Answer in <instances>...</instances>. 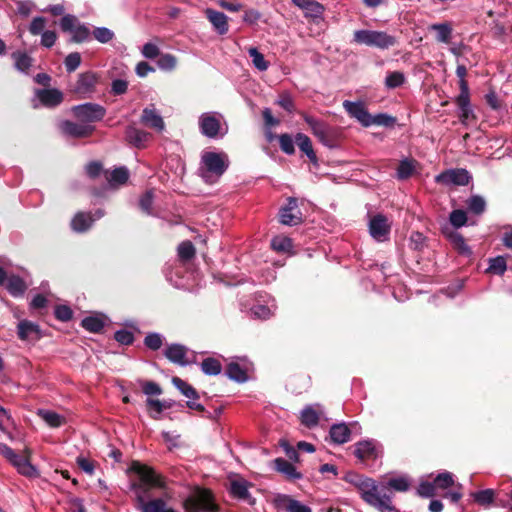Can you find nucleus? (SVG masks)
I'll return each instance as SVG.
<instances>
[{"label": "nucleus", "instance_id": "obj_1", "mask_svg": "<svg viewBox=\"0 0 512 512\" xmlns=\"http://www.w3.org/2000/svg\"><path fill=\"white\" fill-rule=\"evenodd\" d=\"M129 471L138 475V481L130 483V490L135 493V507L140 512H177L174 508L167 506L162 498L147 500L152 489H165V478L158 474L154 468L142 464L139 461H133Z\"/></svg>", "mask_w": 512, "mask_h": 512}, {"label": "nucleus", "instance_id": "obj_2", "mask_svg": "<svg viewBox=\"0 0 512 512\" xmlns=\"http://www.w3.org/2000/svg\"><path fill=\"white\" fill-rule=\"evenodd\" d=\"M358 492L368 505L379 512H399L392 504L391 496L386 493V489L381 488V485H378L372 478L366 477Z\"/></svg>", "mask_w": 512, "mask_h": 512}, {"label": "nucleus", "instance_id": "obj_3", "mask_svg": "<svg viewBox=\"0 0 512 512\" xmlns=\"http://www.w3.org/2000/svg\"><path fill=\"white\" fill-rule=\"evenodd\" d=\"M185 512H219L213 492L207 488H196L183 502Z\"/></svg>", "mask_w": 512, "mask_h": 512}, {"label": "nucleus", "instance_id": "obj_4", "mask_svg": "<svg viewBox=\"0 0 512 512\" xmlns=\"http://www.w3.org/2000/svg\"><path fill=\"white\" fill-rule=\"evenodd\" d=\"M353 41L357 44H364L382 50L397 44L395 36L389 35L385 31L376 30H356L353 33Z\"/></svg>", "mask_w": 512, "mask_h": 512}, {"label": "nucleus", "instance_id": "obj_5", "mask_svg": "<svg viewBox=\"0 0 512 512\" xmlns=\"http://www.w3.org/2000/svg\"><path fill=\"white\" fill-rule=\"evenodd\" d=\"M304 121L310 127L313 135L325 146L334 148L338 145L340 132L337 128L317 120L305 113L302 114Z\"/></svg>", "mask_w": 512, "mask_h": 512}, {"label": "nucleus", "instance_id": "obj_6", "mask_svg": "<svg viewBox=\"0 0 512 512\" xmlns=\"http://www.w3.org/2000/svg\"><path fill=\"white\" fill-rule=\"evenodd\" d=\"M201 160L205 167V171L202 174L203 178H207L208 174L220 177L229 166L228 157L224 153L205 152Z\"/></svg>", "mask_w": 512, "mask_h": 512}, {"label": "nucleus", "instance_id": "obj_7", "mask_svg": "<svg viewBox=\"0 0 512 512\" xmlns=\"http://www.w3.org/2000/svg\"><path fill=\"white\" fill-rule=\"evenodd\" d=\"M60 27L63 32L72 34L71 42L74 43H82L90 36V30L84 24L78 23L77 18L70 14L62 17Z\"/></svg>", "mask_w": 512, "mask_h": 512}, {"label": "nucleus", "instance_id": "obj_8", "mask_svg": "<svg viewBox=\"0 0 512 512\" xmlns=\"http://www.w3.org/2000/svg\"><path fill=\"white\" fill-rule=\"evenodd\" d=\"M73 115L82 122H97L104 118L106 109L97 103H84L72 107Z\"/></svg>", "mask_w": 512, "mask_h": 512}, {"label": "nucleus", "instance_id": "obj_9", "mask_svg": "<svg viewBox=\"0 0 512 512\" xmlns=\"http://www.w3.org/2000/svg\"><path fill=\"white\" fill-rule=\"evenodd\" d=\"M100 82V75L93 71H86L78 75V79L72 88V92L81 98L90 96L96 91Z\"/></svg>", "mask_w": 512, "mask_h": 512}, {"label": "nucleus", "instance_id": "obj_10", "mask_svg": "<svg viewBox=\"0 0 512 512\" xmlns=\"http://www.w3.org/2000/svg\"><path fill=\"white\" fill-rule=\"evenodd\" d=\"M279 222L287 226H296L303 222V215L295 197H289L285 206L278 212Z\"/></svg>", "mask_w": 512, "mask_h": 512}, {"label": "nucleus", "instance_id": "obj_11", "mask_svg": "<svg viewBox=\"0 0 512 512\" xmlns=\"http://www.w3.org/2000/svg\"><path fill=\"white\" fill-rule=\"evenodd\" d=\"M470 180L471 176L469 172L463 168L448 169L435 177V181L438 184L446 186H465L470 182Z\"/></svg>", "mask_w": 512, "mask_h": 512}, {"label": "nucleus", "instance_id": "obj_12", "mask_svg": "<svg viewBox=\"0 0 512 512\" xmlns=\"http://www.w3.org/2000/svg\"><path fill=\"white\" fill-rule=\"evenodd\" d=\"M391 225L388 218L383 214L374 215L369 221L370 235L377 241L382 242L388 239Z\"/></svg>", "mask_w": 512, "mask_h": 512}, {"label": "nucleus", "instance_id": "obj_13", "mask_svg": "<svg viewBox=\"0 0 512 512\" xmlns=\"http://www.w3.org/2000/svg\"><path fill=\"white\" fill-rule=\"evenodd\" d=\"M345 111L351 118H355L364 127L370 126L371 114L368 112L365 104L361 101L353 102L345 100L343 102Z\"/></svg>", "mask_w": 512, "mask_h": 512}, {"label": "nucleus", "instance_id": "obj_14", "mask_svg": "<svg viewBox=\"0 0 512 512\" xmlns=\"http://www.w3.org/2000/svg\"><path fill=\"white\" fill-rule=\"evenodd\" d=\"M442 233L459 254L465 256L472 254L470 247L466 244L464 237L459 232L446 226L442 228Z\"/></svg>", "mask_w": 512, "mask_h": 512}, {"label": "nucleus", "instance_id": "obj_15", "mask_svg": "<svg viewBox=\"0 0 512 512\" xmlns=\"http://www.w3.org/2000/svg\"><path fill=\"white\" fill-rule=\"evenodd\" d=\"M36 96L40 103L48 108L57 107L63 102V93L56 88L38 89Z\"/></svg>", "mask_w": 512, "mask_h": 512}, {"label": "nucleus", "instance_id": "obj_16", "mask_svg": "<svg viewBox=\"0 0 512 512\" xmlns=\"http://www.w3.org/2000/svg\"><path fill=\"white\" fill-rule=\"evenodd\" d=\"M250 486H252V484L244 479L232 480L230 483V494L235 499L243 500L248 502L250 505H253L255 503V499L251 496L248 490Z\"/></svg>", "mask_w": 512, "mask_h": 512}, {"label": "nucleus", "instance_id": "obj_17", "mask_svg": "<svg viewBox=\"0 0 512 512\" xmlns=\"http://www.w3.org/2000/svg\"><path fill=\"white\" fill-rule=\"evenodd\" d=\"M188 348L182 344L173 343L166 347L164 351L165 357L172 363L180 366H186L190 362L186 359Z\"/></svg>", "mask_w": 512, "mask_h": 512}, {"label": "nucleus", "instance_id": "obj_18", "mask_svg": "<svg viewBox=\"0 0 512 512\" xmlns=\"http://www.w3.org/2000/svg\"><path fill=\"white\" fill-rule=\"evenodd\" d=\"M24 453V455L15 453V458H11L9 462L17 468L20 474L32 477L36 474V469L30 463V450L26 448Z\"/></svg>", "mask_w": 512, "mask_h": 512}, {"label": "nucleus", "instance_id": "obj_19", "mask_svg": "<svg viewBox=\"0 0 512 512\" xmlns=\"http://www.w3.org/2000/svg\"><path fill=\"white\" fill-rule=\"evenodd\" d=\"M17 329V335L21 340L37 341L42 337L39 325L29 320L20 321Z\"/></svg>", "mask_w": 512, "mask_h": 512}, {"label": "nucleus", "instance_id": "obj_20", "mask_svg": "<svg viewBox=\"0 0 512 512\" xmlns=\"http://www.w3.org/2000/svg\"><path fill=\"white\" fill-rule=\"evenodd\" d=\"M126 141L138 149H142L146 146V143L150 139V134L143 130L136 128L135 126H128L125 130Z\"/></svg>", "mask_w": 512, "mask_h": 512}, {"label": "nucleus", "instance_id": "obj_21", "mask_svg": "<svg viewBox=\"0 0 512 512\" xmlns=\"http://www.w3.org/2000/svg\"><path fill=\"white\" fill-rule=\"evenodd\" d=\"M61 130L64 134L74 138H84L92 134L94 128L92 126L78 124L69 120L61 123Z\"/></svg>", "mask_w": 512, "mask_h": 512}, {"label": "nucleus", "instance_id": "obj_22", "mask_svg": "<svg viewBox=\"0 0 512 512\" xmlns=\"http://www.w3.org/2000/svg\"><path fill=\"white\" fill-rule=\"evenodd\" d=\"M292 3L304 11L306 18H321L324 6L315 0H292Z\"/></svg>", "mask_w": 512, "mask_h": 512}, {"label": "nucleus", "instance_id": "obj_23", "mask_svg": "<svg viewBox=\"0 0 512 512\" xmlns=\"http://www.w3.org/2000/svg\"><path fill=\"white\" fill-rule=\"evenodd\" d=\"M205 14L207 19L220 35H224L228 32V18L223 12L208 8L206 9Z\"/></svg>", "mask_w": 512, "mask_h": 512}, {"label": "nucleus", "instance_id": "obj_24", "mask_svg": "<svg viewBox=\"0 0 512 512\" xmlns=\"http://www.w3.org/2000/svg\"><path fill=\"white\" fill-rule=\"evenodd\" d=\"M94 221L95 218L90 212L86 213L80 211L74 215L70 225L73 231L78 233H84L92 227Z\"/></svg>", "mask_w": 512, "mask_h": 512}, {"label": "nucleus", "instance_id": "obj_25", "mask_svg": "<svg viewBox=\"0 0 512 512\" xmlns=\"http://www.w3.org/2000/svg\"><path fill=\"white\" fill-rule=\"evenodd\" d=\"M457 106L461 110L460 119L462 122L468 120L470 117H474L473 112L470 108V93L469 88L462 83V92L456 97L455 100Z\"/></svg>", "mask_w": 512, "mask_h": 512}, {"label": "nucleus", "instance_id": "obj_26", "mask_svg": "<svg viewBox=\"0 0 512 512\" xmlns=\"http://www.w3.org/2000/svg\"><path fill=\"white\" fill-rule=\"evenodd\" d=\"M200 129L203 135L215 138L220 130V122L215 116L204 114L200 118Z\"/></svg>", "mask_w": 512, "mask_h": 512}, {"label": "nucleus", "instance_id": "obj_27", "mask_svg": "<svg viewBox=\"0 0 512 512\" xmlns=\"http://www.w3.org/2000/svg\"><path fill=\"white\" fill-rule=\"evenodd\" d=\"M274 468L277 472L283 474L287 480L301 479L302 474L296 470L293 464L284 458H276L274 461Z\"/></svg>", "mask_w": 512, "mask_h": 512}, {"label": "nucleus", "instance_id": "obj_28", "mask_svg": "<svg viewBox=\"0 0 512 512\" xmlns=\"http://www.w3.org/2000/svg\"><path fill=\"white\" fill-rule=\"evenodd\" d=\"M329 435L335 444H344L350 440L351 430L346 423L333 424L330 427Z\"/></svg>", "mask_w": 512, "mask_h": 512}, {"label": "nucleus", "instance_id": "obj_29", "mask_svg": "<svg viewBox=\"0 0 512 512\" xmlns=\"http://www.w3.org/2000/svg\"><path fill=\"white\" fill-rule=\"evenodd\" d=\"M141 122L149 127L161 131L164 129V121L154 108H145L142 112Z\"/></svg>", "mask_w": 512, "mask_h": 512}, {"label": "nucleus", "instance_id": "obj_30", "mask_svg": "<svg viewBox=\"0 0 512 512\" xmlns=\"http://www.w3.org/2000/svg\"><path fill=\"white\" fill-rule=\"evenodd\" d=\"M4 286L13 297H22L27 290L25 281L15 274L9 276Z\"/></svg>", "mask_w": 512, "mask_h": 512}, {"label": "nucleus", "instance_id": "obj_31", "mask_svg": "<svg viewBox=\"0 0 512 512\" xmlns=\"http://www.w3.org/2000/svg\"><path fill=\"white\" fill-rule=\"evenodd\" d=\"M295 143L312 163L317 164L318 159L316 153L313 149L312 142L307 135L303 133H297L295 136Z\"/></svg>", "mask_w": 512, "mask_h": 512}, {"label": "nucleus", "instance_id": "obj_32", "mask_svg": "<svg viewBox=\"0 0 512 512\" xmlns=\"http://www.w3.org/2000/svg\"><path fill=\"white\" fill-rule=\"evenodd\" d=\"M354 455L361 461L375 459L377 457L375 446L370 441H360L356 443Z\"/></svg>", "mask_w": 512, "mask_h": 512}, {"label": "nucleus", "instance_id": "obj_33", "mask_svg": "<svg viewBox=\"0 0 512 512\" xmlns=\"http://www.w3.org/2000/svg\"><path fill=\"white\" fill-rule=\"evenodd\" d=\"M278 501L283 505L287 512H312L309 506L302 504L300 501L291 498L288 495H281Z\"/></svg>", "mask_w": 512, "mask_h": 512}, {"label": "nucleus", "instance_id": "obj_34", "mask_svg": "<svg viewBox=\"0 0 512 512\" xmlns=\"http://www.w3.org/2000/svg\"><path fill=\"white\" fill-rule=\"evenodd\" d=\"M417 161L415 159H404L397 167L396 176L399 180L409 179L415 172Z\"/></svg>", "mask_w": 512, "mask_h": 512}, {"label": "nucleus", "instance_id": "obj_35", "mask_svg": "<svg viewBox=\"0 0 512 512\" xmlns=\"http://www.w3.org/2000/svg\"><path fill=\"white\" fill-rule=\"evenodd\" d=\"M410 484L405 477L391 478L385 484L381 485V488L386 489V493L392 497L391 490L397 492H405L409 489Z\"/></svg>", "mask_w": 512, "mask_h": 512}, {"label": "nucleus", "instance_id": "obj_36", "mask_svg": "<svg viewBox=\"0 0 512 512\" xmlns=\"http://www.w3.org/2000/svg\"><path fill=\"white\" fill-rule=\"evenodd\" d=\"M172 384L187 398L197 400L199 399V393L197 390L187 383L186 381L182 380L181 378L175 376L172 378Z\"/></svg>", "mask_w": 512, "mask_h": 512}, {"label": "nucleus", "instance_id": "obj_37", "mask_svg": "<svg viewBox=\"0 0 512 512\" xmlns=\"http://www.w3.org/2000/svg\"><path fill=\"white\" fill-rule=\"evenodd\" d=\"M225 373L231 380L238 383H243L248 379L247 372L236 362L229 363Z\"/></svg>", "mask_w": 512, "mask_h": 512}, {"label": "nucleus", "instance_id": "obj_38", "mask_svg": "<svg viewBox=\"0 0 512 512\" xmlns=\"http://www.w3.org/2000/svg\"><path fill=\"white\" fill-rule=\"evenodd\" d=\"M466 206L469 212L481 215L486 210V201L480 195H472L466 200Z\"/></svg>", "mask_w": 512, "mask_h": 512}, {"label": "nucleus", "instance_id": "obj_39", "mask_svg": "<svg viewBox=\"0 0 512 512\" xmlns=\"http://www.w3.org/2000/svg\"><path fill=\"white\" fill-rule=\"evenodd\" d=\"M104 325V320L99 316H87L81 321V327L91 333H100Z\"/></svg>", "mask_w": 512, "mask_h": 512}, {"label": "nucleus", "instance_id": "obj_40", "mask_svg": "<svg viewBox=\"0 0 512 512\" xmlns=\"http://www.w3.org/2000/svg\"><path fill=\"white\" fill-rule=\"evenodd\" d=\"M489 266L486 269V273L494 275H503L507 270V261L504 256H497L488 260Z\"/></svg>", "mask_w": 512, "mask_h": 512}, {"label": "nucleus", "instance_id": "obj_41", "mask_svg": "<svg viewBox=\"0 0 512 512\" xmlns=\"http://www.w3.org/2000/svg\"><path fill=\"white\" fill-rule=\"evenodd\" d=\"M301 423L307 427L312 428L319 423V414L312 406H306L301 412Z\"/></svg>", "mask_w": 512, "mask_h": 512}, {"label": "nucleus", "instance_id": "obj_42", "mask_svg": "<svg viewBox=\"0 0 512 512\" xmlns=\"http://www.w3.org/2000/svg\"><path fill=\"white\" fill-rule=\"evenodd\" d=\"M201 369L206 375L216 376L221 373L222 365L218 359L207 357L203 359L201 363Z\"/></svg>", "mask_w": 512, "mask_h": 512}, {"label": "nucleus", "instance_id": "obj_43", "mask_svg": "<svg viewBox=\"0 0 512 512\" xmlns=\"http://www.w3.org/2000/svg\"><path fill=\"white\" fill-rule=\"evenodd\" d=\"M177 251L179 259L183 262H188L192 260L196 255L195 246L190 240H185L181 242L178 246Z\"/></svg>", "mask_w": 512, "mask_h": 512}, {"label": "nucleus", "instance_id": "obj_44", "mask_svg": "<svg viewBox=\"0 0 512 512\" xmlns=\"http://www.w3.org/2000/svg\"><path fill=\"white\" fill-rule=\"evenodd\" d=\"M111 185H123L129 179V171L126 167L115 168L109 176H106Z\"/></svg>", "mask_w": 512, "mask_h": 512}, {"label": "nucleus", "instance_id": "obj_45", "mask_svg": "<svg viewBox=\"0 0 512 512\" xmlns=\"http://www.w3.org/2000/svg\"><path fill=\"white\" fill-rule=\"evenodd\" d=\"M38 415L53 428L60 427L65 422L64 417L53 411L39 410Z\"/></svg>", "mask_w": 512, "mask_h": 512}, {"label": "nucleus", "instance_id": "obj_46", "mask_svg": "<svg viewBox=\"0 0 512 512\" xmlns=\"http://www.w3.org/2000/svg\"><path fill=\"white\" fill-rule=\"evenodd\" d=\"M431 28L437 32V41L442 43L450 42L452 28L448 23L434 24Z\"/></svg>", "mask_w": 512, "mask_h": 512}, {"label": "nucleus", "instance_id": "obj_47", "mask_svg": "<svg viewBox=\"0 0 512 512\" xmlns=\"http://www.w3.org/2000/svg\"><path fill=\"white\" fill-rule=\"evenodd\" d=\"M467 220V213L462 209H455L449 215V221L454 230L466 225Z\"/></svg>", "mask_w": 512, "mask_h": 512}, {"label": "nucleus", "instance_id": "obj_48", "mask_svg": "<svg viewBox=\"0 0 512 512\" xmlns=\"http://www.w3.org/2000/svg\"><path fill=\"white\" fill-rule=\"evenodd\" d=\"M271 247L276 252H290L293 248L292 240L288 237H274L271 240Z\"/></svg>", "mask_w": 512, "mask_h": 512}, {"label": "nucleus", "instance_id": "obj_49", "mask_svg": "<svg viewBox=\"0 0 512 512\" xmlns=\"http://www.w3.org/2000/svg\"><path fill=\"white\" fill-rule=\"evenodd\" d=\"M433 483L435 485V489H447L451 486L454 485V478H453V474L450 473V472H442L440 474H438L434 480H433Z\"/></svg>", "mask_w": 512, "mask_h": 512}, {"label": "nucleus", "instance_id": "obj_50", "mask_svg": "<svg viewBox=\"0 0 512 512\" xmlns=\"http://www.w3.org/2000/svg\"><path fill=\"white\" fill-rule=\"evenodd\" d=\"M396 123V117L388 115L386 113H379L376 115H371L370 126L377 125L383 127H393Z\"/></svg>", "mask_w": 512, "mask_h": 512}, {"label": "nucleus", "instance_id": "obj_51", "mask_svg": "<svg viewBox=\"0 0 512 512\" xmlns=\"http://www.w3.org/2000/svg\"><path fill=\"white\" fill-rule=\"evenodd\" d=\"M405 82V75L400 71L388 73L385 78V85L389 89H395L402 86Z\"/></svg>", "mask_w": 512, "mask_h": 512}, {"label": "nucleus", "instance_id": "obj_52", "mask_svg": "<svg viewBox=\"0 0 512 512\" xmlns=\"http://www.w3.org/2000/svg\"><path fill=\"white\" fill-rule=\"evenodd\" d=\"M495 492L493 489H484L473 494L475 502L479 505L487 506L494 501Z\"/></svg>", "mask_w": 512, "mask_h": 512}, {"label": "nucleus", "instance_id": "obj_53", "mask_svg": "<svg viewBox=\"0 0 512 512\" xmlns=\"http://www.w3.org/2000/svg\"><path fill=\"white\" fill-rule=\"evenodd\" d=\"M249 56L252 58L254 66L260 70L265 71L268 69L269 63L264 59V55L258 51L257 48L251 47L248 50Z\"/></svg>", "mask_w": 512, "mask_h": 512}, {"label": "nucleus", "instance_id": "obj_54", "mask_svg": "<svg viewBox=\"0 0 512 512\" xmlns=\"http://www.w3.org/2000/svg\"><path fill=\"white\" fill-rule=\"evenodd\" d=\"M15 59V67L22 72H28L32 65V58L26 53L15 52L13 53Z\"/></svg>", "mask_w": 512, "mask_h": 512}, {"label": "nucleus", "instance_id": "obj_55", "mask_svg": "<svg viewBox=\"0 0 512 512\" xmlns=\"http://www.w3.org/2000/svg\"><path fill=\"white\" fill-rule=\"evenodd\" d=\"M144 345L152 351H157L163 345V337L159 333H148L144 338Z\"/></svg>", "mask_w": 512, "mask_h": 512}, {"label": "nucleus", "instance_id": "obj_56", "mask_svg": "<svg viewBox=\"0 0 512 512\" xmlns=\"http://www.w3.org/2000/svg\"><path fill=\"white\" fill-rule=\"evenodd\" d=\"M280 149L287 155L295 153L294 141L291 135L284 133L278 136Z\"/></svg>", "mask_w": 512, "mask_h": 512}, {"label": "nucleus", "instance_id": "obj_57", "mask_svg": "<svg viewBox=\"0 0 512 512\" xmlns=\"http://www.w3.org/2000/svg\"><path fill=\"white\" fill-rule=\"evenodd\" d=\"M65 68L68 73L74 72L81 64V54L72 52L64 60Z\"/></svg>", "mask_w": 512, "mask_h": 512}, {"label": "nucleus", "instance_id": "obj_58", "mask_svg": "<svg viewBox=\"0 0 512 512\" xmlns=\"http://www.w3.org/2000/svg\"><path fill=\"white\" fill-rule=\"evenodd\" d=\"M92 33L94 38L100 43H108L114 38V32L106 27H97Z\"/></svg>", "mask_w": 512, "mask_h": 512}, {"label": "nucleus", "instance_id": "obj_59", "mask_svg": "<svg viewBox=\"0 0 512 512\" xmlns=\"http://www.w3.org/2000/svg\"><path fill=\"white\" fill-rule=\"evenodd\" d=\"M146 405L150 410H154L157 415H151L153 419H159V414H161L165 409H169L170 406H166V401H160L158 399L148 398L146 400Z\"/></svg>", "mask_w": 512, "mask_h": 512}, {"label": "nucleus", "instance_id": "obj_60", "mask_svg": "<svg viewBox=\"0 0 512 512\" xmlns=\"http://www.w3.org/2000/svg\"><path fill=\"white\" fill-rule=\"evenodd\" d=\"M114 339L118 343L128 346L133 344L135 337L131 331L126 329H120L114 333Z\"/></svg>", "mask_w": 512, "mask_h": 512}, {"label": "nucleus", "instance_id": "obj_61", "mask_svg": "<svg viewBox=\"0 0 512 512\" xmlns=\"http://www.w3.org/2000/svg\"><path fill=\"white\" fill-rule=\"evenodd\" d=\"M177 59L171 54H161L157 60L158 67L162 70H172L175 68Z\"/></svg>", "mask_w": 512, "mask_h": 512}, {"label": "nucleus", "instance_id": "obj_62", "mask_svg": "<svg viewBox=\"0 0 512 512\" xmlns=\"http://www.w3.org/2000/svg\"><path fill=\"white\" fill-rule=\"evenodd\" d=\"M54 315L59 321L67 322L72 319L73 311L67 305H57L55 307Z\"/></svg>", "mask_w": 512, "mask_h": 512}, {"label": "nucleus", "instance_id": "obj_63", "mask_svg": "<svg viewBox=\"0 0 512 512\" xmlns=\"http://www.w3.org/2000/svg\"><path fill=\"white\" fill-rule=\"evenodd\" d=\"M276 104L279 105L281 108L286 110L289 113H292L295 111V104L288 93H282L280 94L278 100L276 101Z\"/></svg>", "mask_w": 512, "mask_h": 512}, {"label": "nucleus", "instance_id": "obj_64", "mask_svg": "<svg viewBox=\"0 0 512 512\" xmlns=\"http://www.w3.org/2000/svg\"><path fill=\"white\" fill-rule=\"evenodd\" d=\"M153 205V193L152 191H146L139 200V206L141 210L147 214H151Z\"/></svg>", "mask_w": 512, "mask_h": 512}]
</instances>
